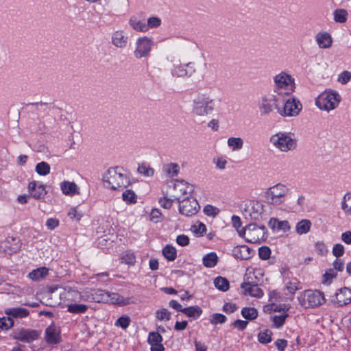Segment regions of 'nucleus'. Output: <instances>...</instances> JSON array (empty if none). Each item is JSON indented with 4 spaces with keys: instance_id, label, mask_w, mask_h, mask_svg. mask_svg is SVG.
I'll use <instances>...</instances> for the list:
<instances>
[{
    "instance_id": "1",
    "label": "nucleus",
    "mask_w": 351,
    "mask_h": 351,
    "mask_svg": "<svg viewBox=\"0 0 351 351\" xmlns=\"http://www.w3.org/2000/svg\"><path fill=\"white\" fill-rule=\"evenodd\" d=\"M104 185L112 190H118L127 187L130 184L128 175L123 169L116 167L110 168L103 176Z\"/></svg>"
},
{
    "instance_id": "2",
    "label": "nucleus",
    "mask_w": 351,
    "mask_h": 351,
    "mask_svg": "<svg viewBox=\"0 0 351 351\" xmlns=\"http://www.w3.org/2000/svg\"><path fill=\"white\" fill-rule=\"evenodd\" d=\"M269 142L279 152L287 153L297 148L298 140L294 133L280 131L271 136Z\"/></svg>"
},
{
    "instance_id": "3",
    "label": "nucleus",
    "mask_w": 351,
    "mask_h": 351,
    "mask_svg": "<svg viewBox=\"0 0 351 351\" xmlns=\"http://www.w3.org/2000/svg\"><path fill=\"white\" fill-rule=\"evenodd\" d=\"M273 80L274 88L272 92L282 98L287 97L294 92L295 88V80L289 73L281 71L274 75Z\"/></svg>"
},
{
    "instance_id": "4",
    "label": "nucleus",
    "mask_w": 351,
    "mask_h": 351,
    "mask_svg": "<svg viewBox=\"0 0 351 351\" xmlns=\"http://www.w3.org/2000/svg\"><path fill=\"white\" fill-rule=\"evenodd\" d=\"M216 101L208 93H199L193 100L192 113L196 117H206L215 109Z\"/></svg>"
},
{
    "instance_id": "5",
    "label": "nucleus",
    "mask_w": 351,
    "mask_h": 351,
    "mask_svg": "<svg viewBox=\"0 0 351 351\" xmlns=\"http://www.w3.org/2000/svg\"><path fill=\"white\" fill-rule=\"evenodd\" d=\"M298 300L300 306L304 308H317L326 302L323 292L311 289L300 292L298 295Z\"/></svg>"
},
{
    "instance_id": "6",
    "label": "nucleus",
    "mask_w": 351,
    "mask_h": 351,
    "mask_svg": "<svg viewBox=\"0 0 351 351\" xmlns=\"http://www.w3.org/2000/svg\"><path fill=\"white\" fill-rule=\"evenodd\" d=\"M290 192L288 185L278 183L269 187L265 192V198L267 202L274 206L284 204Z\"/></svg>"
},
{
    "instance_id": "7",
    "label": "nucleus",
    "mask_w": 351,
    "mask_h": 351,
    "mask_svg": "<svg viewBox=\"0 0 351 351\" xmlns=\"http://www.w3.org/2000/svg\"><path fill=\"white\" fill-rule=\"evenodd\" d=\"M341 100V95L337 91L326 90L315 99V105L319 110L328 112L337 108Z\"/></svg>"
},
{
    "instance_id": "8",
    "label": "nucleus",
    "mask_w": 351,
    "mask_h": 351,
    "mask_svg": "<svg viewBox=\"0 0 351 351\" xmlns=\"http://www.w3.org/2000/svg\"><path fill=\"white\" fill-rule=\"evenodd\" d=\"M282 97L273 92L263 95L258 101V108L261 115L267 116L270 114L274 110L280 109Z\"/></svg>"
},
{
    "instance_id": "9",
    "label": "nucleus",
    "mask_w": 351,
    "mask_h": 351,
    "mask_svg": "<svg viewBox=\"0 0 351 351\" xmlns=\"http://www.w3.org/2000/svg\"><path fill=\"white\" fill-rule=\"evenodd\" d=\"M267 230L264 226L251 223L238 231L239 235L251 243H260L267 238Z\"/></svg>"
},
{
    "instance_id": "10",
    "label": "nucleus",
    "mask_w": 351,
    "mask_h": 351,
    "mask_svg": "<svg viewBox=\"0 0 351 351\" xmlns=\"http://www.w3.org/2000/svg\"><path fill=\"white\" fill-rule=\"evenodd\" d=\"M194 190L192 184L183 180H176L172 182V185H169L167 195L180 201L188 197Z\"/></svg>"
},
{
    "instance_id": "11",
    "label": "nucleus",
    "mask_w": 351,
    "mask_h": 351,
    "mask_svg": "<svg viewBox=\"0 0 351 351\" xmlns=\"http://www.w3.org/2000/svg\"><path fill=\"white\" fill-rule=\"evenodd\" d=\"M282 106L278 110V114L282 117H293L298 116L302 110L301 102L295 97L282 98Z\"/></svg>"
},
{
    "instance_id": "12",
    "label": "nucleus",
    "mask_w": 351,
    "mask_h": 351,
    "mask_svg": "<svg viewBox=\"0 0 351 351\" xmlns=\"http://www.w3.org/2000/svg\"><path fill=\"white\" fill-rule=\"evenodd\" d=\"M154 45V40L152 37L147 36L138 37L134 44V56L136 59L149 57Z\"/></svg>"
},
{
    "instance_id": "13",
    "label": "nucleus",
    "mask_w": 351,
    "mask_h": 351,
    "mask_svg": "<svg viewBox=\"0 0 351 351\" xmlns=\"http://www.w3.org/2000/svg\"><path fill=\"white\" fill-rule=\"evenodd\" d=\"M264 204L258 200H250L244 204L243 214L245 217L251 219L258 220L264 213Z\"/></svg>"
},
{
    "instance_id": "14",
    "label": "nucleus",
    "mask_w": 351,
    "mask_h": 351,
    "mask_svg": "<svg viewBox=\"0 0 351 351\" xmlns=\"http://www.w3.org/2000/svg\"><path fill=\"white\" fill-rule=\"evenodd\" d=\"M178 202L180 213L186 217L195 215L200 208L197 201L192 197H186Z\"/></svg>"
},
{
    "instance_id": "15",
    "label": "nucleus",
    "mask_w": 351,
    "mask_h": 351,
    "mask_svg": "<svg viewBox=\"0 0 351 351\" xmlns=\"http://www.w3.org/2000/svg\"><path fill=\"white\" fill-rule=\"evenodd\" d=\"M195 71V64L190 62L186 64H175L171 70V74L174 77L185 78L192 76Z\"/></svg>"
},
{
    "instance_id": "16",
    "label": "nucleus",
    "mask_w": 351,
    "mask_h": 351,
    "mask_svg": "<svg viewBox=\"0 0 351 351\" xmlns=\"http://www.w3.org/2000/svg\"><path fill=\"white\" fill-rule=\"evenodd\" d=\"M108 293L101 289L90 290L84 292L83 300L88 302L106 303L108 300Z\"/></svg>"
},
{
    "instance_id": "17",
    "label": "nucleus",
    "mask_w": 351,
    "mask_h": 351,
    "mask_svg": "<svg viewBox=\"0 0 351 351\" xmlns=\"http://www.w3.org/2000/svg\"><path fill=\"white\" fill-rule=\"evenodd\" d=\"M241 293L245 295L260 298L263 295V291L258 287V284L247 280L241 285Z\"/></svg>"
},
{
    "instance_id": "18",
    "label": "nucleus",
    "mask_w": 351,
    "mask_h": 351,
    "mask_svg": "<svg viewBox=\"0 0 351 351\" xmlns=\"http://www.w3.org/2000/svg\"><path fill=\"white\" fill-rule=\"evenodd\" d=\"M337 306H343L351 303V289L343 287L338 289L333 299Z\"/></svg>"
},
{
    "instance_id": "19",
    "label": "nucleus",
    "mask_w": 351,
    "mask_h": 351,
    "mask_svg": "<svg viewBox=\"0 0 351 351\" xmlns=\"http://www.w3.org/2000/svg\"><path fill=\"white\" fill-rule=\"evenodd\" d=\"M39 332L36 330L22 328L15 333L14 339L25 343H30L39 337Z\"/></svg>"
},
{
    "instance_id": "20",
    "label": "nucleus",
    "mask_w": 351,
    "mask_h": 351,
    "mask_svg": "<svg viewBox=\"0 0 351 351\" xmlns=\"http://www.w3.org/2000/svg\"><path fill=\"white\" fill-rule=\"evenodd\" d=\"M128 42L127 34L123 30H116L111 35V43L116 48H125Z\"/></svg>"
},
{
    "instance_id": "21",
    "label": "nucleus",
    "mask_w": 351,
    "mask_h": 351,
    "mask_svg": "<svg viewBox=\"0 0 351 351\" xmlns=\"http://www.w3.org/2000/svg\"><path fill=\"white\" fill-rule=\"evenodd\" d=\"M28 189L31 196L36 199L44 198L47 193L46 186L36 181H32L29 183Z\"/></svg>"
},
{
    "instance_id": "22",
    "label": "nucleus",
    "mask_w": 351,
    "mask_h": 351,
    "mask_svg": "<svg viewBox=\"0 0 351 351\" xmlns=\"http://www.w3.org/2000/svg\"><path fill=\"white\" fill-rule=\"evenodd\" d=\"M163 340L161 335L157 332H151L148 335L147 342L151 346V351H165L162 344Z\"/></svg>"
},
{
    "instance_id": "23",
    "label": "nucleus",
    "mask_w": 351,
    "mask_h": 351,
    "mask_svg": "<svg viewBox=\"0 0 351 351\" xmlns=\"http://www.w3.org/2000/svg\"><path fill=\"white\" fill-rule=\"evenodd\" d=\"M45 341L50 344L58 343L60 341V330L55 325L49 326L45 332Z\"/></svg>"
},
{
    "instance_id": "24",
    "label": "nucleus",
    "mask_w": 351,
    "mask_h": 351,
    "mask_svg": "<svg viewBox=\"0 0 351 351\" xmlns=\"http://www.w3.org/2000/svg\"><path fill=\"white\" fill-rule=\"evenodd\" d=\"M315 39L320 49H328L331 47L332 43L331 36L326 32H318L315 35Z\"/></svg>"
},
{
    "instance_id": "25",
    "label": "nucleus",
    "mask_w": 351,
    "mask_h": 351,
    "mask_svg": "<svg viewBox=\"0 0 351 351\" xmlns=\"http://www.w3.org/2000/svg\"><path fill=\"white\" fill-rule=\"evenodd\" d=\"M62 193L68 196H74L80 194V188L74 182L64 180L60 184Z\"/></svg>"
},
{
    "instance_id": "26",
    "label": "nucleus",
    "mask_w": 351,
    "mask_h": 351,
    "mask_svg": "<svg viewBox=\"0 0 351 351\" xmlns=\"http://www.w3.org/2000/svg\"><path fill=\"white\" fill-rule=\"evenodd\" d=\"M60 298L61 300H64V301H69V302H72V301H77V300H83V298H82V295H84V293H79L77 291H75V290H73V289H63L62 290L60 293Z\"/></svg>"
},
{
    "instance_id": "27",
    "label": "nucleus",
    "mask_w": 351,
    "mask_h": 351,
    "mask_svg": "<svg viewBox=\"0 0 351 351\" xmlns=\"http://www.w3.org/2000/svg\"><path fill=\"white\" fill-rule=\"evenodd\" d=\"M4 312L12 319L25 318L29 314V311L27 309L21 307L7 308L5 309Z\"/></svg>"
},
{
    "instance_id": "28",
    "label": "nucleus",
    "mask_w": 351,
    "mask_h": 351,
    "mask_svg": "<svg viewBox=\"0 0 351 351\" xmlns=\"http://www.w3.org/2000/svg\"><path fill=\"white\" fill-rule=\"evenodd\" d=\"M128 23L134 31L143 33L147 32L146 23L144 20L141 19L136 16H131Z\"/></svg>"
},
{
    "instance_id": "29",
    "label": "nucleus",
    "mask_w": 351,
    "mask_h": 351,
    "mask_svg": "<svg viewBox=\"0 0 351 351\" xmlns=\"http://www.w3.org/2000/svg\"><path fill=\"white\" fill-rule=\"evenodd\" d=\"M232 252L236 258L241 260H247L251 257V250L247 245L237 246L233 249Z\"/></svg>"
},
{
    "instance_id": "30",
    "label": "nucleus",
    "mask_w": 351,
    "mask_h": 351,
    "mask_svg": "<svg viewBox=\"0 0 351 351\" xmlns=\"http://www.w3.org/2000/svg\"><path fill=\"white\" fill-rule=\"evenodd\" d=\"M108 296L109 300H108L106 303L125 306L130 302V299L129 298H124L117 293L109 292Z\"/></svg>"
},
{
    "instance_id": "31",
    "label": "nucleus",
    "mask_w": 351,
    "mask_h": 351,
    "mask_svg": "<svg viewBox=\"0 0 351 351\" xmlns=\"http://www.w3.org/2000/svg\"><path fill=\"white\" fill-rule=\"evenodd\" d=\"M247 276V280H253L256 284L263 282L264 280V271L261 268H254L252 271L248 269Z\"/></svg>"
},
{
    "instance_id": "32",
    "label": "nucleus",
    "mask_w": 351,
    "mask_h": 351,
    "mask_svg": "<svg viewBox=\"0 0 351 351\" xmlns=\"http://www.w3.org/2000/svg\"><path fill=\"white\" fill-rule=\"evenodd\" d=\"M180 171V165L176 162H169L162 167V171L169 178L176 177Z\"/></svg>"
},
{
    "instance_id": "33",
    "label": "nucleus",
    "mask_w": 351,
    "mask_h": 351,
    "mask_svg": "<svg viewBox=\"0 0 351 351\" xmlns=\"http://www.w3.org/2000/svg\"><path fill=\"white\" fill-rule=\"evenodd\" d=\"M227 145L232 152H239L243 149L244 141L241 137L232 136L228 138Z\"/></svg>"
},
{
    "instance_id": "34",
    "label": "nucleus",
    "mask_w": 351,
    "mask_h": 351,
    "mask_svg": "<svg viewBox=\"0 0 351 351\" xmlns=\"http://www.w3.org/2000/svg\"><path fill=\"white\" fill-rule=\"evenodd\" d=\"M48 273V269L45 267H42L32 270L27 276L34 281H38L46 277Z\"/></svg>"
},
{
    "instance_id": "35",
    "label": "nucleus",
    "mask_w": 351,
    "mask_h": 351,
    "mask_svg": "<svg viewBox=\"0 0 351 351\" xmlns=\"http://www.w3.org/2000/svg\"><path fill=\"white\" fill-rule=\"evenodd\" d=\"M285 289L291 295H293L296 291L302 289V285L300 281L295 278H291L287 280L285 282Z\"/></svg>"
},
{
    "instance_id": "36",
    "label": "nucleus",
    "mask_w": 351,
    "mask_h": 351,
    "mask_svg": "<svg viewBox=\"0 0 351 351\" xmlns=\"http://www.w3.org/2000/svg\"><path fill=\"white\" fill-rule=\"evenodd\" d=\"M341 208L346 215L351 216V192L343 195L341 202Z\"/></svg>"
},
{
    "instance_id": "37",
    "label": "nucleus",
    "mask_w": 351,
    "mask_h": 351,
    "mask_svg": "<svg viewBox=\"0 0 351 351\" xmlns=\"http://www.w3.org/2000/svg\"><path fill=\"white\" fill-rule=\"evenodd\" d=\"M217 261L218 257L215 252L208 253L206 254L202 258L203 265L206 267L209 268L215 267L217 265Z\"/></svg>"
},
{
    "instance_id": "38",
    "label": "nucleus",
    "mask_w": 351,
    "mask_h": 351,
    "mask_svg": "<svg viewBox=\"0 0 351 351\" xmlns=\"http://www.w3.org/2000/svg\"><path fill=\"white\" fill-rule=\"evenodd\" d=\"M311 222L308 219H302L298 222L295 230L298 234H306L310 231Z\"/></svg>"
},
{
    "instance_id": "39",
    "label": "nucleus",
    "mask_w": 351,
    "mask_h": 351,
    "mask_svg": "<svg viewBox=\"0 0 351 351\" xmlns=\"http://www.w3.org/2000/svg\"><path fill=\"white\" fill-rule=\"evenodd\" d=\"M191 230L195 237H200L206 233V226L202 222L196 221L191 226Z\"/></svg>"
},
{
    "instance_id": "40",
    "label": "nucleus",
    "mask_w": 351,
    "mask_h": 351,
    "mask_svg": "<svg viewBox=\"0 0 351 351\" xmlns=\"http://www.w3.org/2000/svg\"><path fill=\"white\" fill-rule=\"evenodd\" d=\"M348 13L345 9L339 8L333 12V19L336 23H344L348 20Z\"/></svg>"
},
{
    "instance_id": "41",
    "label": "nucleus",
    "mask_w": 351,
    "mask_h": 351,
    "mask_svg": "<svg viewBox=\"0 0 351 351\" xmlns=\"http://www.w3.org/2000/svg\"><path fill=\"white\" fill-rule=\"evenodd\" d=\"M163 256L169 261H173L177 257V250L175 247L167 245L162 250Z\"/></svg>"
},
{
    "instance_id": "42",
    "label": "nucleus",
    "mask_w": 351,
    "mask_h": 351,
    "mask_svg": "<svg viewBox=\"0 0 351 351\" xmlns=\"http://www.w3.org/2000/svg\"><path fill=\"white\" fill-rule=\"evenodd\" d=\"M242 316L247 320H254L258 316V311L254 307H244L241 309Z\"/></svg>"
},
{
    "instance_id": "43",
    "label": "nucleus",
    "mask_w": 351,
    "mask_h": 351,
    "mask_svg": "<svg viewBox=\"0 0 351 351\" xmlns=\"http://www.w3.org/2000/svg\"><path fill=\"white\" fill-rule=\"evenodd\" d=\"M182 313H184L186 315L189 317H193L196 319L199 317L202 313V310L199 307L197 306H190L187 308H184Z\"/></svg>"
},
{
    "instance_id": "44",
    "label": "nucleus",
    "mask_w": 351,
    "mask_h": 351,
    "mask_svg": "<svg viewBox=\"0 0 351 351\" xmlns=\"http://www.w3.org/2000/svg\"><path fill=\"white\" fill-rule=\"evenodd\" d=\"M214 284L215 287L221 291H226L229 289V282L223 277H217L214 280Z\"/></svg>"
},
{
    "instance_id": "45",
    "label": "nucleus",
    "mask_w": 351,
    "mask_h": 351,
    "mask_svg": "<svg viewBox=\"0 0 351 351\" xmlns=\"http://www.w3.org/2000/svg\"><path fill=\"white\" fill-rule=\"evenodd\" d=\"M122 199L128 204H135L137 201V197L135 193L130 189L125 190L122 193Z\"/></svg>"
},
{
    "instance_id": "46",
    "label": "nucleus",
    "mask_w": 351,
    "mask_h": 351,
    "mask_svg": "<svg viewBox=\"0 0 351 351\" xmlns=\"http://www.w3.org/2000/svg\"><path fill=\"white\" fill-rule=\"evenodd\" d=\"M68 311L71 313L79 314L85 313L88 307L85 304H68Z\"/></svg>"
},
{
    "instance_id": "47",
    "label": "nucleus",
    "mask_w": 351,
    "mask_h": 351,
    "mask_svg": "<svg viewBox=\"0 0 351 351\" xmlns=\"http://www.w3.org/2000/svg\"><path fill=\"white\" fill-rule=\"evenodd\" d=\"M50 165L46 162H38L35 167L36 172L40 176H47L50 173Z\"/></svg>"
},
{
    "instance_id": "48",
    "label": "nucleus",
    "mask_w": 351,
    "mask_h": 351,
    "mask_svg": "<svg viewBox=\"0 0 351 351\" xmlns=\"http://www.w3.org/2000/svg\"><path fill=\"white\" fill-rule=\"evenodd\" d=\"M138 172L146 177H152L154 174V169L146 163H141L138 165Z\"/></svg>"
},
{
    "instance_id": "49",
    "label": "nucleus",
    "mask_w": 351,
    "mask_h": 351,
    "mask_svg": "<svg viewBox=\"0 0 351 351\" xmlns=\"http://www.w3.org/2000/svg\"><path fill=\"white\" fill-rule=\"evenodd\" d=\"M13 326L14 321L10 316L0 318V330H8Z\"/></svg>"
},
{
    "instance_id": "50",
    "label": "nucleus",
    "mask_w": 351,
    "mask_h": 351,
    "mask_svg": "<svg viewBox=\"0 0 351 351\" xmlns=\"http://www.w3.org/2000/svg\"><path fill=\"white\" fill-rule=\"evenodd\" d=\"M176 199L167 195V191H166L164 192V197L160 199L159 203L162 207L168 209L172 206L173 202Z\"/></svg>"
},
{
    "instance_id": "51",
    "label": "nucleus",
    "mask_w": 351,
    "mask_h": 351,
    "mask_svg": "<svg viewBox=\"0 0 351 351\" xmlns=\"http://www.w3.org/2000/svg\"><path fill=\"white\" fill-rule=\"evenodd\" d=\"M213 162L219 170H224L228 165V160L225 157L216 156L213 159Z\"/></svg>"
},
{
    "instance_id": "52",
    "label": "nucleus",
    "mask_w": 351,
    "mask_h": 351,
    "mask_svg": "<svg viewBox=\"0 0 351 351\" xmlns=\"http://www.w3.org/2000/svg\"><path fill=\"white\" fill-rule=\"evenodd\" d=\"M161 19L157 16L149 17L146 23L147 32L150 29L157 28L161 25Z\"/></svg>"
},
{
    "instance_id": "53",
    "label": "nucleus",
    "mask_w": 351,
    "mask_h": 351,
    "mask_svg": "<svg viewBox=\"0 0 351 351\" xmlns=\"http://www.w3.org/2000/svg\"><path fill=\"white\" fill-rule=\"evenodd\" d=\"M156 317L159 321H169L171 317V314L167 309L160 308L156 311Z\"/></svg>"
},
{
    "instance_id": "54",
    "label": "nucleus",
    "mask_w": 351,
    "mask_h": 351,
    "mask_svg": "<svg viewBox=\"0 0 351 351\" xmlns=\"http://www.w3.org/2000/svg\"><path fill=\"white\" fill-rule=\"evenodd\" d=\"M351 80V73L348 71H344L340 73L337 77V82L342 85H345Z\"/></svg>"
},
{
    "instance_id": "55",
    "label": "nucleus",
    "mask_w": 351,
    "mask_h": 351,
    "mask_svg": "<svg viewBox=\"0 0 351 351\" xmlns=\"http://www.w3.org/2000/svg\"><path fill=\"white\" fill-rule=\"evenodd\" d=\"M130 318L127 315H123L119 317L116 322L114 325L119 326L123 329H126L130 324Z\"/></svg>"
},
{
    "instance_id": "56",
    "label": "nucleus",
    "mask_w": 351,
    "mask_h": 351,
    "mask_svg": "<svg viewBox=\"0 0 351 351\" xmlns=\"http://www.w3.org/2000/svg\"><path fill=\"white\" fill-rule=\"evenodd\" d=\"M287 317V313H284L280 315H274L272 318L274 326L277 328L282 327Z\"/></svg>"
},
{
    "instance_id": "57",
    "label": "nucleus",
    "mask_w": 351,
    "mask_h": 351,
    "mask_svg": "<svg viewBox=\"0 0 351 351\" xmlns=\"http://www.w3.org/2000/svg\"><path fill=\"white\" fill-rule=\"evenodd\" d=\"M337 276V271L333 269H329L326 271L323 275V282L330 284L332 280Z\"/></svg>"
},
{
    "instance_id": "58",
    "label": "nucleus",
    "mask_w": 351,
    "mask_h": 351,
    "mask_svg": "<svg viewBox=\"0 0 351 351\" xmlns=\"http://www.w3.org/2000/svg\"><path fill=\"white\" fill-rule=\"evenodd\" d=\"M204 213L207 216L215 217L219 214V210L212 205L208 204L204 208Z\"/></svg>"
},
{
    "instance_id": "59",
    "label": "nucleus",
    "mask_w": 351,
    "mask_h": 351,
    "mask_svg": "<svg viewBox=\"0 0 351 351\" xmlns=\"http://www.w3.org/2000/svg\"><path fill=\"white\" fill-rule=\"evenodd\" d=\"M226 317L225 315L221 313H215L212 315L210 319V323L216 325L218 324H223L226 322Z\"/></svg>"
},
{
    "instance_id": "60",
    "label": "nucleus",
    "mask_w": 351,
    "mask_h": 351,
    "mask_svg": "<svg viewBox=\"0 0 351 351\" xmlns=\"http://www.w3.org/2000/svg\"><path fill=\"white\" fill-rule=\"evenodd\" d=\"M271 250L267 246H263L258 250V256L262 260H267L270 257Z\"/></svg>"
},
{
    "instance_id": "61",
    "label": "nucleus",
    "mask_w": 351,
    "mask_h": 351,
    "mask_svg": "<svg viewBox=\"0 0 351 351\" xmlns=\"http://www.w3.org/2000/svg\"><path fill=\"white\" fill-rule=\"evenodd\" d=\"M68 216L71 219L80 221L83 215L82 213L78 212L76 208H71L68 212Z\"/></svg>"
},
{
    "instance_id": "62",
    "label": "nucleus",
    "mask_w": 351,
    "mask_h": 351,
    "mask_svg": "<svg viewBox=\"0 0 351 351\" xmlns=\"http://www.w3.org/2000/svg\"><path fill=\"white\" fill-rule=\"evenodd\" d=\"M344 254V247L340 243L335 244L332 248V254L337 258Z\"/></svg>"
},
{
    "instance_id": "63",
    "label": "nucleus",
    "mask_w": 351,
    "mask_h": 351,
    "mask_svg": "<svg viewBox=\"0 0 351 351\" xmlns=\"http://www.w3.org/2000/svg\"><path fill=\"white\" fill-rule=\"evenodd\" d=\"M176 243L182 247L187 246L189 244V238L185 234H180L176 238Z\"/></svg>"
},
{
    "instance_id": "64",
    "label": "nucleus",
    "mask_w": 351,
    "mask_h": 351,
    "mask_svg": "<svg viewBox=\"0 0 351 351\" xmlns=\"http://www.w3.org/2000/svg\"><path fill=\"white\" fill-rule=\"evenodd\" d=\"M160 216H161L160 211L158 209L154 208V209H152L150 213L149 219L154 223H157L159 221Z\"/></svg>"
}]
</instances>
